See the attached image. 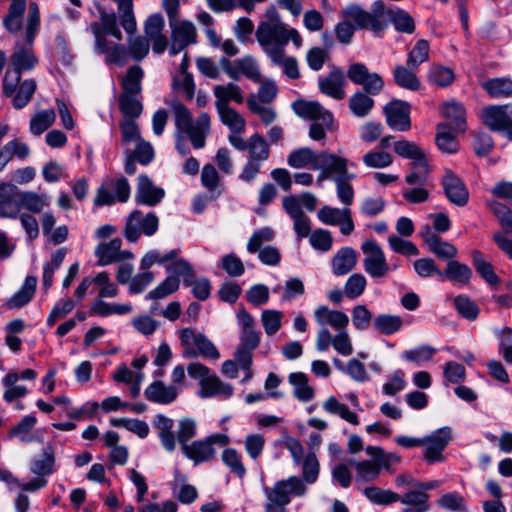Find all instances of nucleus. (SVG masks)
Here are the masks:
<instances>
[{
	"instance_id": "obj_50",
	"label": "nucleus",
	"mask_w": 512,
	"mask_h": 512,
	"mask_svg": "<svg viewBox=\"0 0 512 512\" xmlns=\"http://www.w3.org/2000/svg\"><path fill=\"white\" fill-rule=\"evenodd\" d=\"M389 15V22L391 21L395 29L402 33L411 34L415 30V23L412 16L404 10L398 9L396 11L387 9Z\"/></svg>"
},
{
	"instance_id": "obj_36",
	"label": "nucleus",
	"mask_w": 512,
	"mask_h": 512,
	"mask_svg": "<svg viewBox=\"0 0 512 512\" xmlns=\"http://www.w3.org/2000/svg\"><path fill=\"white\" fill-rule=\"evenodd\" d=\"M436 145L444 153H455L458 151V142L455 133L448 124L440 123L437 125Z\"/></svg>"
},
{
	"instance_id": "obj_10",
	"label": "nucleus",
	"mask_w": 512,
	"mask_h": 512,
	"mask_svg": "<svg viewBox=\"0 0 512 512\" xmlns=\"http://www.w3.org/2000/svg\"><path fill=\"white\" fill-rule=\"evenodd\" d=\"M365 257L363 267L365 272L372 278H383L390 271L386 257L380 245L372 240H365L361 245Z\"/></svg>"
},
{
	"instance_id": "obj_41",
	"label": "nucleus",
	"mask_w": 512,
	"mask_h": 512,
	"mask_svg": "<svg viewBox=\"0 0 512 512\" xmlns=\"http://www.w3.org/2000/svg\"><path fill=\"white\" fill-rule=\"evenodd\" d=\"M323 409L329 414L338 415L339 417H341L343 420L347 421L350 424H359L357 414L350 411L347 405L338 401L334 396L329 397L323 403Z\"/></svg>"
},
{
	"instance_id": "obj_2",
	"label": "nucleus",
	"mask_w": 512,
	"mask_h": 512,
	"mask_svg": "<svg viewBox=\"0 0 512 512\" xmlns=\"http://www.w3.org/2000/svg\"><path fill=\"white\" fill-rule=\"evenodd\" d=\"M40 25V14L38 5L35 2L29 4L28 16L25 27V41H17L10 60L14 70L22 73L35 68L38 59L33 51V41L38 33Z\"/></svg>"
},
{
	"instance_id": "obj_37",
	"label": "nucleus",
	"mask_w": 512,
	"mask_h": 512,
	"mask_svg": "<svg viewBox=\"0 0 512 512\" xmlns=\"http://www.w3.org/2000/svg\"><path fill=\"white\" fill-rule=\"evenodd\" d=\"M416 68H409L408 65H397L393 71L395 83L404 89L417 91L420 89L421 83L413 72Z\"/></svg>"
},
{
	"instance_id": "obj_17",
	"label": "nucleus",
	"mask_w": 512,
	"mask_h": 512,
	"mask_svg": "<svg viewBox=\"0 0 512 512\" xmlns=\"http://www.w3.org/2000/svg\"><path fill=\"white\" fill-rule=\"evenodd\" d=\"M165 197V190L158 187L145 174L138 177V183L135 193V201L138 204L154 207L158 205Z\"/></svg>"
},
{
	"instance_id": "obj_47",
	"label": "nucleus",
	"mask_w": 512,
	"mask_h": 512,
	"mask_svg": "<svg viewBox=\"0 0 512 512\" xmlns=\"http://www.w3.org/2000/svg\"><path fill=\"white\" fill-rule=\"evenodd\" d=\"M56 113L53 109L42 110L33 115L30 120V132L34 135H41L53 125Z\"/></svg>"
},
{
	"instance_id": "obj_9",
	"label": "nucleus",
	"mask_w": 512,
	"mask_h": 512,
	"mask_svg": "<svg viewBox=\"0 0 512 512\" xmlns=\"http://www.w3.org/2000/svg\"><path fill=\"white\" fill-rule=\"evenodd\" d=\"M483 124L494 132L503 133L512 140V107L506 105H490L481 112Z\"/></svg>"
},
{
	"instance_id": "obj_60",
	"label": "nucleus",
	"mask_w": 512,
	"mask_h": 512,
	"mask_svg": "<svg viewBox=\"0 0 512 512\" xmlns=\"http://www.w3.org/2000/svg\"><path fill=\"white\" fill-rule=\"evenodd\" d=\"M472 257L476 271L485 279L487 283L490 285H496L499 282V278L495 274L491 263L487 262L479 251H474Z\"/></svg>"
},
{
	"instance_id": "obj_23",
	"label": "nucleus",
	"mask_w": 512,
	"mask_h": 512,
	"mask_svg": "<svg viewBox=\"0 0 512 512\" xmlns=\"http://www.w3.org/2000/svg\"><path fill=\"white\" fill-rule=\"evenodd\" d=\"M314 318L321 328L331 326L335 330L346 329L349 324L348 316L339 310H331L327 306H318L314 311Z\"/></svg>"
},
{
	"instance_id": "obj_3",
	"label": "nucleus",
	"mask_w": 512,
	"mask_h": 512,
	"mask_svg": "<svg viewBox=\"0 0 512 512\" xmlns=\"http://www.w3.org/2000/svg\"><path fill=\"white\" fill-rule=\"evenodd\" d=\"M327 169L321 172L318 180L332 179L336 186L339 201L346 207L354 202L355 191L351 184L356 178L354 173L348 171L349 161L341 156H326Z\"/></svg>"
},
{
	"instance_id": "obj_61",
	"label": "nucleus",
	"mask_w": 512,
	"mask_h": 512,
	"mask_svg": "<svg viewBox=\"0 0 512 512\" xmlns=\"http://www.w3.org/2000/svg\"><path fill=\"white\" fill-rule=\"evenodd\" d=\"M283 312L274 309L262 311L261 322L267 335L272 336L281 328Z\"/></svg>"
},
{
	"instance_id": "obj_48",
	"label": "nucleus",
	"mask_w": 512,
	"mask_h": 512,
	"mask_svg": "<svg viewBox=\"0 0 512 512\" xmlns=\"http://www.w3.org/2000/svg\"><path fill=\"white\" fill-rule=\"evenodd\" d=\"M136 96L137 95L120 94L119 109L124 115V119H136L141 115L143 105Z\"/></svg>"
},
{
	"instance_id": "obj_44",
	"label": "nucleus",
	"mask_w": 512,
	"mask_h": 512,
	"mask_svg": "<svg viewBox=\"0 0 512 512\" xmlns=\"http://www.w3.org/2000/svg\"><path fill=\"white\" fill-rule=\"evenodd\" d=\"M248 159L262 163L270 157V147L267 141L258 133L250 137V147L248 148Z\"/></svg>"
},
{
	"instance_id": "obj_63",
	"label": "nucleus",
	"mask_w": 512,
	"mask_h": 512,
	"mask_svg": "<svg viewBox=\"0 0 512 512\" xmlns=\"http://www.w3.org/2000/svg\"><path fill=\"white\" fill-rule=\"evenodd\" d=\"M457 312L467 320H475L479 314V307L466 295H459L454 299Z\"/></svg>"
},
{
	"instance_id": "obj_35",
	"label": "nucleus",
	"mask_w": 512,
	"mask_h": 512,
	"mask_svg": "<svg viewBox=\"0 0 512 512\" xmlns=\"http://www.w3.org/2000/svg\"><path fill=\"white\" fill-rule=\"evenodd\" d=\"M37 279L34 276H27L23 286L7 301L9 308H21L28 304L34 296Z\"/></svg>"
},
{
	"instance_id": "obj_1",
	"label": "nucleus",
	"mask_w": 512,
	"mask_h": 512,
	"mask_svg": "<svg viewBox=\"0 0 512 512\" xmlns=\"http://www.w3.org/2000/svg\"><path fill=\"white\" fill-rule=\"evenodd\" d=\"M256 39L263 51L271 60H276L285 50V46L291 40L299 48L302 45V37L294 28H288L280 18L274 7L266 10L265 20L257 27Z\"/></svg>"
},
{
	"instance_id": "obj_29",
	"label": "nucleus",
	"mask_w": 512,
	"mask_h": 512,
	"mask_svg": "<svg viewBox=\"0 0 512 512\" xmlns=\"http://www.w3.org/2000/svg\"><path fill=\"white\" fill-rule=\"evenodd\" d=\"M357 264L356 251L351 247L341 248L332 258V271L341 276L349 273Z\"/></svg>"
},
{
	"instance_id": "obj_52",
	"label": "nucleus",
	"mask_w": 512,
	"mask_h": 512,
	"mask_svg": "<svg viewBox=\"0 0 512 512\" xmlns=\"http://www.w3.org/2000/svg\"><path fill=\"white\" fill-rule=\"evenodd\" d=\"M350 464L354 465L356 468V477L357 480L362 482H369L375 480L379 474L380 469L379 465H377L376 461H355L350 460Z\"/></svg>"
},
{
	"instance_id": "obj_51",
	"label": "nucleus",
	"mask_w": 512,
	"mask_h": 512,
	"mask_svg": "<svg viewBox=\"0 0 512 512\" xmlns=\"http://www.w3.org/2000/svg\"><path fill=\"white\" fill-rule=\"evenodd\" d=\"M132 311L130 304L106 303L102 300L95 301L91 306L93 314L105 317L111 314L124 315Z\"/></svg>"
},
{
	"instance_id": "obj_25",
	"label": "nucleus",
	"mask_w": 512,
	"mask_h": 512,
	"mask_svg": "<svg viewBox=\"0 0 512 512\" xmlns=\"http://www.w3.org/2000/svg\"><path fill=\"white\" fill-rule=\"evenodd\" d=\"M184 132L189 136L191 144L195 149L203 148L206 143V137L210 132V116L208 113L202 112L197 117L195 123H191Z\"/></svg>"
},
{
	"instance_id": "obj_49",
	"label": "nucleus",
	"mask_w": 512,
	"mask_h": 512,
	"mask_svg": "<svg viewBox=\"0 0 512 512\" xmlns=\"http://www.w3.org/2000/svg\"><path fill=\"white\" fill-rule=\"evenodd\" d=\"M430 45L425 39H420L407 55L406 64L409 68H418L429 59Z\"/></svg>"
},
{
	"instance_id": "obj_28",
	"label": "nucleus",
	"mask_w": 512,
	"mask_h": 512,
	"mask_svg": "<svg viewBox=\"0 0 512 512\" xmlns=\"http://www.w3.org/2000/svg\"><path fill=\"white\" fill-rule=\"evenodd\" d=\"M200 393L202 398H210L221 396L228 398L232 395L233 388L230 384L222 382L215 374H210L206 379L200 383Z\"/></svg>"
},
{
	"instance_id": "obj_62",
	"label": "nucleus",
	"mask_w": 512,
	"mask_h": 512,
	"mask_svg": "<svg viewBox=\"0 0 512 512\" xmlns=\"http://www.w3.org/2000/svg\"><path fill=\"white\" fill-rule=\"evenodd\" d=\"M36 87V82L33 79L23 81L13 98V106L16 109L25 107L33 97Z\"/></svg>"
},
{
	"instance_id": "obj_4",
	"label": "nucleus",
	"mask_w": 512,
	"mask_h": 512,
	"mask_svg": "<svg viewBox=\"0 0 512 512\" xmlns=\"http://www.w3.org/2000/svg\"><path fill=\"white\" fill-rule=\"evenodd\" d=\"M342 14L353 21L356 28L368 29L375 34L384 31L389 24V15L382 1L374 2L371 11L352 3L343 9Z\"/></svg>"
},
{
	"instance_id": "obj_32",
	"label": "nucleus",
	"mask_w": 512,
	"mask_h": 512,
	"mask_svg": "<svg viewBox=\"0 0 512 512\" xmlns=\"http://www.w3.org/2000/svg\"><path fill=\"white\" fill-rule=\"evenodd\" d=\"M15 195L18 196V203L21 209L31 213H40L44 207L49 206V198L46 195H39L32 191H21L15 188Z\"/></svg>"
},
{
	"instance_id": "obj_21",
	"label": "nucleus",
	"mask_w": 512,
	"mask_h": 512,
	"mask_svg": "<svg viewBox=\"0 0 512 512\" xmlns=\"http://www.w3.org/2000/svg\"><path fill=\"white\" fill-rule=\"evenodd\" d=\"M425 244L431 253L441 259H452L457 255V248L449 242L443 241L426 225L421 232Z\"/></svg>"
},
{
	"instance_id": "obj_42",
	"label": "nucleus",
	"mask_w": 512,
	"mask_h": 512,
	"mask_svg": "<svg viewBox=\"0 0 512 512\" xmlns=\"http://www.w3.org/2000/svg\"><path fill=\"white\" fill-rule=\"evenodd\" d=\"M482 87L492 98L512 97V80L509 78H493L484 82Z\"/></svg>"
},
{
	"instance_id": "obj_59",
	"label": "nucleus",
	"mask_w": 512,
	"mask_h": 512,
	"mask_svg": "<svg viewBox=\"0 0 512 512\" xmlns=\"http://www.w3.org/2000/svg\"><path fill=\"white\" fill-rule=\"evenodd\" d=\"M454 78L453 70L442 65H432L428 71V80L441 87L449 86L454 81Z\"/></svg>"
},
{
	"instance_id": "obj_5",
	"label": "nucleus",
	"mask_w": 512,
	"mask_h": 512,
	"mask_svg": "<svg viewBox=\"0 0 512 512\" xmlns=\"http://www.w3.org/2000/svg\"><path fill=\"white\" fill-rule=\"evenodd\" d=\"M307 491L302 479L291 476L276 482L273 487L264 489L267 503L265 512H286V506L291 501V495L303 496Z\"/></svg>"
},
{
	"instance_id": "obj_11",
	"label": "nucleus",
	"mask_w": 512,
	"mask_h": 512,
	"mask_svg": "<svg viewBox=\"0 0 512 512\" xmlns=\"http://www.w3.org/2000/svg\"><path fill=\"white\" fill-rule=\"evenodd\" d=\"M168 21L171 29L172 43L169 49L171 55H176L197 42V29L193 22L179 18Z\"/></svg>"
},
{
	"instance_id": "obj_57",
	"label": "nucleus",
	"mask_w": 512,
	"mask_h": 512,
	"mask_svg": "<svg viewBox=\"0 0 512 512\" xmlns=\"http://www.w3.org/2000/svg\"><path fill=\"white\" fill-rule=\"evenodd\" d=\"M180 280L174 275L166 277L156 288L151 290L146 298L152 300L163 299L172 293L176 292L179 288Z\"/></svg>"
},
{
	"instance_id": "obj_20",
	"label": "nucleus",
	"mask_w": 512,
	"mask_h": 512,
	"mask_svg": "<svg viewBox=\"0 0 512 512\" xmlns=\"http://www.w3.org/2000/svg\"><path fill=\"white\" fill-rule=\"evenodd\" d=\"M294 112L305 119L321 120L328 128H332L333 115L317 101L297 100L292 105Z\"/></svg>"
},
{
	"instance_id": "obj_6",
	"label": "nucleus",
	"mask_w": 512,
	"mask_h": 512,
	"mask_svg": "<svg viewBox=\"0 0 512 512\" xmlns=\"http://www.w3.org/2000/svg\"><path fill=\"white\" fill-rule=\"evenodd\" d=\"M179 338L184 348V357L202 356L213 360L220 357L215 345L203 334H197L190 328H184L180 331Z\"/></svg>"
},
{
	"instance_id": "obj_13",
	"label": "nucleus",
	"mask_w": 512,
	"mask_h": 512,
	"mask_svg": "<svg viewBox=\"0 0 512 512\" xmlns=\"http://www.w3.org/2000/svg\"><path fill=\"white\" fill-rule=\"evenodd\" d=\"M452 438L450 427H442L423 437V458L429 464L444 461L443 452Z\"/></svg>"
},
{
	"instance_id": "obj_40",
	"label": "nucleus",
	"mask_w": 512,
	"mask_h": 512,
	"mask_svg": "<svg viewBox=\"0 0 512 512\" xmlns=\"http://www.w3.org/2000/svg\"><path fill=\"white\" fill-rule=\"evenodd\" d=\"M373 326L377 332L391 335L402 328L403 320L399 315L380 314L374 318Z\"/></svg>"
},
{
	"instance_id": "obj_30",
	"label": "nucleus",
	"mask_w": 512,
	"mask_h": 512,
	"mask_svg": "<svg viewBox=\"0 0 512 512\" xmlns=\"http://www.w3.org/2000/svg\"><path fill=\"white\" fill-rule=\"evenodd\" d=\"M122 240L114 238L109 242L100 243L95 248V255L98 258V266H106L121 261L120 248Z\"/></svg>"
},
{
	"instance_id": "obj_55",
	"label": "nucleus",
	"mask_w": 512,
	"mask_h": 512,
	"mask_svg": "<svg viewBox=\"0 0 512 512\" xmlns=\"http://www.w3.org/2000/svg\"><path fill=\"white\" fill-rule=\"evenodd\" d=\"M350 212L348 207L340 209L325 205L319 209L317 216L323 224L337 226Z\"/></svg>"
},
{
	"instance_id": "obj_64",
	"label": "nucleus",
	"mask_w": 512,
	"mask_h": 512,
	"mask_svg": "<svg viewBox=\"0 0 512 512\" xmlns=\"http://www.w3.org/2000/svg\"><path fill=\"white\" fill-rule=\"evenodd\" d=\"M438 505L446 510L454 512H468L465 499L457 492L446 493L437 500Z\"/></svg>"
},
{
	"instance_id": "obj_56",
	"label": "nucleus",
	"mask_w": 512,
	"mask_h": 512,
	"mask_svg": "<svg viewBox=\"0 0 512 512\" xmlns=\"http://www.w3.org/2000/svg\"><path fill=\"white\" fill-rule=\"evenodd\" d=\"M365 451L376 461L380 470L381 468L389 469L390 466L399 463L401 460L400 455L397 453H386L378 446H367Z\"/></svg>"
},
{
	"instance_id": "obj_24",
	"label": "nucleus",
	"mask_w": 512,
	"mask_h": 512,
	"mask_svg": "<svg viewBox=\"0 0 512 512\" xmlns=\"http://www.w3.org/2000/svg\"><path fill=\"white\" fill-rule=\"evenodd\" d=\"M215 97V108L229 107L231 101L242 104L244 102V94L241 87L233 82L227 84H219L213 87Z\"/></svg>"
},
{
	"instance_id": "obj_38",
	"label": "nucleus",
	"mask_w": 512,
	"mask_h": 512,
	"mask_svg": "<svg viewBox=\"0 0 512 512\" xmlns=\"http://www.w3.org/2000/svg\"><path fill=\"white\" fill-rule=\"evenodd\" d=\"M369 95L365 91H357L349 98V108L356 117L364 118L372 111L375 102Z\"/></svg>"
},
{
	"instance_id": "obj_58",
	"label": "nucleus",
	"mask_w": 512,
	"mask_h": 512,
	"mask_svg": "<svg viewBox=\"0 0 512 512\" xmlns=\"http://www.w3.org/2000/svg\"><path fill=\"white\" fill-rule=\"evenodd\" d=\"M364 494L371 502L378 505H389L400 499L399 494L374 486L365 488Z\"/></svg>"
},
{
	"instance_id": "obj_39",
	"label": "nucleus",
	"mask_w": 512,
	"mask_h": 512,
	"mask_svg": "<svg viewBox=\"0 0 512 512\" xmlns=\"http://www.w3.org/2000/svg\"><path fill=\"white\" fill-rule=\"evenodd\" d=\"M201 184L207 189L213 198L222 194L220 175L214 165L207 163L201 171Z\"/></svg>"
},
{
	"instance_id": "obj_34",
	"label": "nucleus",
	"mask_w": 512,
	"mask_h": 512,
	"mask_svg": "<svg viewBox=\"0 0 512 512\" xmlns=\"http://www.w3.org/2000/svg\"><path fill=\"white\" fill-rule=\"evenodd\" d=\"M429 498L428 493L417 487V489H411L400 496L399 501L409 506L408 509L411 512H427L430 509Z\"/></svg>"
},
{
	"instance_id": "obj_27",
	"label": "nucleus",
	"mask_w": 512,
	"mask_h": 512,
	"mask_svg": "<svg viewBox=\"0 0 512 512\" xmlns=\"http://www.w3.org/2000/svg\"><path fill=\"white\" fill-rule=\"evenodd\" d=\"M174 422L163 414H157L153 420V426L158 430V436L164 449L172 452L176 448V437L173 432Z\"/></svg>"
},
{
	"instance_id": "obj_45",
	"label": "nucleus",
	"mask_w": 512,
	"mask_h": 512,
	"mask_svg": "<svg viewBox=\"0 0 512 512\" xmlns=\"http://www.w3.org/2000/svg\"><path fill=\"white\" fill-rule=\"evenodd\" d=\"M144 72L138 65L128 69L126 76L122 79L121 85L123 92L121 94L137 95L141 92V80Z\"/></svg>"
},
{
	"instance_id": "obj_22",
	"label": "nucleus",
	"mask_w": 512,
	"mask_h": 512,
	"mask_svg": "<svg viewBox=\"0 0 512 512\" xmlns=\"http://www.w3.org/2000/svg\"><path fill=\"white\" fill-rule=\"evenodd\" d=\"M179 389L174 385H166L161 380L153 381L144 391L147 400L153 403L167 405L176 400Z\"/></svg>"
},
{
	"instance_id": "obj_18",
	"label": "nucleus",
	"mask_w": 512,
	"mask_h": 512,
	"mask_svg": "<svg viewBox=\"0 0 512 512\" xmlns=\"http://www.w3.org/2000/svg\"><path fill=\"white\" fill-rule=\"evenodd\" d=\"M236 317L240 326L239 345L256 349L260 344V331L255 328V319L244 307L238 309Z\"/></svg>"
},
{
	"instance_id": "obj_7",
	"label": "nucleus",
	"mask_w": 512,
	"mask_h": 512,
	"mask_svg": "<svg viewBox=\"0 0 512 512\" xmlns=\"http://www.w3.org/2000/svg\"><path fill=\"white\" fill-rule=\"evenodd\" d=\"M230 439L226 434L216 433L205 439L196 440L188 446H184L182 453L195 464L209 462L216 455L215 445L225 447Z\"/></svg>"
},
{
	"instance_id": "obj_33",
	"label": "nucleus",
	"mask_w": 512,
	"mask_h": 512,
	"mask_svg": "<svg viewBox=\"0 0 512 512\" xmlns=\"http://www.w3.org/2000/svg\"><path fill=\"white\" fill-rule=\"evenodd\" d=\"M289 383L294 388V396L301 402H309L314 396L315 392L312 386L309 385L308 376L303 372L291 373L288 377Z\"/></svg>"
},
{
	"instance_id": "obj_54",
	"label": "nucleus",
	"mask_w": 512,
	"mask_h": 512,
	"mask_svg": "<svg viewBox=\"0 0 512 512\" xmlns=\"http://www.w3.org/2000/svg\"><path fill=\"white\" fill-rule=\"evenodd\" d=\"M165 269L167 272L172 273L174 276H182L183 284L189 285L191 284L192 276H194V271L192 266L183 258H178V254L172 261H168L165 265Z\"/></svg>"
},
{
	"instance_id": "obj_19",
	"label": "nucleus",
	"mask_w": 512,
	"mask_h": 512,
	"mask_svg": "<svg viewBox=\"0 0 512 512\" xmlns=\"http://www.w3.org/2000/svg\"><path fill=\"white\" fill-rule=\"evenodd\" d=\"M345 83V75L342 69L337 66H334L326 76L318 79L319 90L335 100L344 99L346 95Z\"/></svg>"
},
{
	"instance_id": "obj_12",
	"label": "nucleus",
	"mask_w": 512,
	"mask_h": 512,
	"mask_svg": "<svg viewBox=\"0 0 512 512\" xmlns=\"http://www.w3.org/2000/svg\"><path fill=\"white\" fill-rule=\"evenodd\" d=\"M347 77L356 85L363 87V90L370 95H378L384 87L382 77L375 72H370L368 67L360 62L349 65Z\"/></svg>"
},
{
	"instance_id": "obj_16",
	"label": "nucleus",
	"mask_w": 512,
	"mask_h": 512,
	"mask_svg": "<svg viewBox=\"0 0 512 512\" xmlns=\"http://www.w3.org/2000/svg\"><path fill=\"white\" fill-rule=\"evenodd\" d=\"M441 184L446 197L452 204L459 207L466 205L469 199V192L458 175L452 170L446 169L442 176Z\"/></svg>"
},
{
	"instance_id": "obj_43",
	"label": "nucleus",
	"mask_w": 512,
	"mask_h": 512,
	"mask_svg": "<svg viewBox=\"0 0 512 512\" xmlns=\"http://www.w3.org/2000/svg\"><path fill=\"white\" fill-rule=\"evenodd\" d=\"M223 125L227 126L233 133H241L245 130V119L232 107L216 109Z\"/></svg>"
},
{
	"instance_id": "obj_31",
	"label": "nucleus",
	"mask_w": 512,
	"mask_h": 512,
	"mask_svg": "<svg viewBox=\"0 0 512 512\" xmlns=\"http://www.w3.org/2000/svg\"><path fill=\"white\" fill-rule=\"evenodd\" d=\"M443 115L449 120L447 124L454 132L466 130V110L461 103L455 101L445 103Z\"/></svg>"
},
{
	"instance_id": "obj_15",
	"label": "nucleus",
	"mask_w": 512,
	"mask_h": 512,
	"mask_svg": "<svg viewBox=\"0 0 512 512\" xmlns=\"http://www.w3.org/2000/svg\"><path fill=\"white\" fill-rule=\"evenodd\" d=\"M383 112L387 125L395 131H408L411 128L410 105L402 100L394 99L388 102Z\"/></svg>"
},
{
	"instance_id": "obj_46",
	"label": "nucleus",
	"mask_w": 512,
	"mask_h": 512,
	"mask_svg": "<svg viewBox=\"0 0 512 512\" xmlns=\"http://www.w3.org/2000/svg\"><path fill=\"white\" fill-rule=\"evenodd\" d=\"M26 7L21 0L11 3L7 16L3 20L5 28L10 33H16L22 28V17Z\"/></svg>"
},
{
	"instance_id": "obj_53",
	"label": "nucleus",
	"mask_w": 512,
	"mask_h": 512,
	"mask_svg": "<svg viewBox=\"0 0 512 512\" xmlns=\"http://www.w3.org/2000/svg\"><path fill=\"white\" fill-rule=\"evenodd\" d=\"M472 275L471 269L458 261H449L443 276L451 281L466 284L469 282Z\"/></svg>"
},
{
	"instance_id": "obj_26",
	"label": "nucleus",
	"mask_w": 512,
	"mask_h": 512,
	"mask_svg": "<svg viewBox=\"0 0 512 512\" xmlns=\"http://www.w3.org/2000/svg\"><path fill=\"white\" fill-rule=\"evenodd\" d=\"M55 466V448L52 443H48L41 455L34 458L30 463V470L38 477H45L53 473Z\"/></svg>"
},
{
	"instance_id": "obj_14",
	"label": "nucleus",
	"mask_w": 512,
	"mask_h": 512,
	"mask_svg": "<svg viewBox=\"0 0 512 512\" xmlns=\"http://www.w3.org/2000/svg\"><path fill=\"white\" fill-rule=\"evenodd\" d=\"M326 156L338 155L326 151L314 153L310 148L303 147L292 151L287 158V163L295 169L310 167L313 170L324 172L328 168Z\"/></svg>"
},
{
	"instance_id": "obj_8",
	"label": "nucleus",
	"mask_w": 512,
	"mask_h": 512,
	"mask_svg": "<svg viewBox=\"0 0 512 512\" xmlns=\"http://www.w3.org/2000/svg\"><path fill=\"white\" fill-rule=\"evenodd\" d=\"M159 226V218L153 212L143 213L140 210L132 211L125 225L124 236L129 242H136L141 234L154 235Z\"/></svg>"
}]
</instances>
